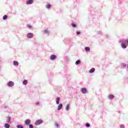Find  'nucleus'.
<instances>
[{"instance_id":"nucleus-1","label":"nucleus","mask_w":128,"mask_h":128,"mask_svg":"<svg viewBox=\"0 0 128 128\" xmlns=\"http://www.w3.org/2000/svg\"><path fill=\"white\" fill-rule=\"evenodd\" d=\"M42 124V120H37L35 122L36 126H40V124Z\"/></svg>"},{"instance_id":"nucleus-2","label":"nucleus","mask_w":128,"mask_h":128,"mask_svg":"<svg viewBox=\"0 0 128 128\" xmlns=\"http://www.w3.org/2000/svg\"><path fill=\"white\" fill-rule=\"evenodd\" d=\"M7 86L10 88H12V86H14V83L12 81H10L8 82Z\"/></svg>"},{"instance_id":"nucleus-3","label":"nucleus","mask_w":128,"mask_h":128,"mask_svg":"<svg viewBox=\"0 0 128 128\" xmlns=\"http://www.w3.org/2000/svg\"><path fill=\"white\" fill-rule=\"evenodd\" d=\"M28 38H34V34L32 33H28L26 34Z\"/></svg>"},{"instance_id":"nucleus-4","label":"nucleus","mask_w":128,"mask_h":128,"mask_svg":"<svg viewBox=\"0 0 128 128\" xmlns=\"http://www.w3.org/2000/svg\"><path fill=\"white\" fill-rule=\"evenodd\" d=\"M30 119H27L25 120V124L26 126H30Z\"/></svg>"},{"instance_id":"nucleus-5","label":"nucleus","mask_w":128,"mask_h":128,"mask_svg":"<svg viewBox=\"0 0 128 128\" xmlns=\"http://www.w3.org/2000/svg\"><path fill=\"white\" fill-rule=\"evenodd\" d=\"M11 120H12V118H10V116H8V118H7L6 122L8 124V123L10 122Z\"/></svg>"},{"instance_id":"nucleus-6","label":"nucleus","mask_w":128,"mask_h":128,"mask_svg":"<svg viewBox=\"0 0 128 128\" xmlns=\"http://www.w3.org/2000/svg\"><path fill=\"white\" fill-rule=\"evenodd\" d=\"M121 46L122 48H126V44L123 42H122Z\"/></svg>"},{"instance_id":"nucleus-7","label":"nucleus","mask_w":128,"mask_h":128,"mask_svg":"<svg viewBox=\"0 0 128 128\" xmlns=\"http://www.w3.org/2000/svg\"><path fill=\"white\" fill-rule=\"evenodd\" d=\"M50 58L52 60H54L56 58V55H52L50 57Z\"/></svg>"},{"instance_id":"nucleus-8","label":"nucleus","mask_w":128,"mask_h":128,"mask_svg":"<svg viewBox=\"0 0 128 128\" xmlns=\"http://www.w3.org/2000/svg\"><path fill=\"white\" fill-rule=\"evenodd\" d=\"M81 92H82V94H86V88H82L81 89Z\"/></svg>"},{"instance_id":"nucleus-9","label":"nucleus","mask_w":128,"mask_h":128,"mask_svg":"<svg viewBox=\"0 0 128 128\" xmlns=\"http://www.w3.org/2000/svg\"><path fill=\"white\" fill-rule=\"evenodd\" d=\"M60 98L58 97L56 98V104H60Z\"/></svg>"},{"instance_id":"nucleus-10","label":"nucleus","mask_w":128,"mask_h":128,"mask_svg":"<svg viewBox=\"0 0 128 128\" xmlns=\"http://www.w3.org/2000/svg\"><path fill=\"white\" fill-rule=\"evenodd\" d=\"M62 108V104H60L58 107V110H60Z\"/></svg>"},{"instance_id":"nucleus-11","label":"nucleus","mask_w":128,"mask_h":128,"mask_svg":"<svg viewBox=\"0 0 128 128\" xmlns=\"http://www.w3.org/2000/svg\"><path fill=\"white\" fill-rule=\"evenodd\" d=\"M44 32V34H47V36H50V32L48 30H45Z\"/></svg>"},{"instance_id":"nucleus-12","label":"nucleus","mask_w":128,"mask_h":128,"mask_svg":"<svg viewBox=\"0 0 128 128\" xmlns=\"http://www.w3.org/2000/svg\"><path fill=\"white\" fill-rule=\"evenodd\" d=\"M32 2H34L32 0H28L26 2V4H32Z\"/></svg>"},{"instance_id":"nucleus-13","label":"nucleus","mask_w":128,"mask_h":128,"mask_svg":"<svg viewBox=\"0 0 128 128\" xmlns=\"http://www.w3.org/2000/svg\"><path fill=\"white\" fill-rule=\"evenodd\" d=\"M85 50L87 52H90V47H86Z\"/></svg>"},{"instance_id":"nucleus-14","label":"nucleus","mask_w":128,"mask_h":128,"mask_svg":"<svg viewBox=\"0 0 128 128\" xmlns=\"http://www.w3.org/2000/svg\"><path fill=\"white\" fill-rule=\"evenodd\" d=\"M94 70H96V69L94 68H92L90 70L89 72H90V74H92V72H94Z\"/></svg>"},{"instance_id":"nucleus-15","label":"nucleus","mask_w":128,"mask_h":128,"mask_svg":"<svg viewBox=\"0 0 128 128\" xmlns=\"http://www.w3.org/2000/svg\"><path fill=\"white\" fill-rule=\"evenodd\" d=\"M4 126L6 128H10V125L8 124H5Z\"/></svg>"},{"instance_id":"nucleus-16","label":"nucleus","mask_w":128,"mask_h":128,"mask_svg":"<svg viewBox=\"0 0 128 128\" xmlns=\"http://www.w3.org/2000/svg\"><path fill=\"white\" fill-rule=\"evenodd\" d=\"M68 110H70V104H68L66 107V112H68Z\"/></svg>"},{"instance_id":"nucleus-17","label":"nucleus","mask_w":128,"mask_h":128,"mask_svg":"<svg viewBox=\"0 0 128 128\" xmlns=\"http://www.w3.org/2000/svg\"><path fill=\"white\" fill-rule=\"evenodd\" d=\"M122 42H124L125 44H128V39L123 40Z\"/></svg>"},{"instance_id":"nucleus-18","label":"nucleus","mask_w":128,"mask_h":128,"mask_svg":"<svg viewBox=\"0 0 128 128\" xmlns=\"http://www.w3.org/2000/svg\"><path fill=\"white\" fill-rule=\"evenodd\" d=\"M22 84L24 86H26V84H28V80H24L23 82H22Z\"/></svg>"},{"instance_id":"nucleus-19","label":"nucleus","mask_w":128,"mask_h":128,"mask_svg":"<svg viewBox=\"0 0 128 128\" xmlns=\"http://www.w3.org/2000/svg\"><path fill=\"white\" fill-rule=\"evenodd\" d=\"M13 64L14 66H18V61H14Z\"/></svg>"},{"instance_id":"nucleus-20","label":"nucleus","mask_w":128,"mask_h":128,"mask_svg":"<svg viewBox=\"0 0 128 128\" xmlns=\"http://www.w3.org/2000/svg\"><path fill=\"white\" fill-rule=\"evenodd\" d=\"M108 98H110V100H112V98H114V95H109L108 96Z\"/></svg>"},{"instance_id":"nucleus-21","label":"nucleus","mask_w":128,"mask_h":128,"mask_svg":"<svg viewBox=\"0 0 128 128\" xmlns=\"http://www.w3.org/2000/svg\"><path fill=\"white\" fill-rule=\"evenodd\" d=\"M16 128H24V126L20 125V124H18L17 126H16Z\"/></svg>"},{"instance_id":"nucleus-22","label":"nucleus","mask_w":128,"mask_h":128,"mask_svg":"<svg viewBox=\"0 0 128 128\" xmlns=\"http://www.w3.org/2000/svg\"><path fill=\"white\" fill-rule=\"evenodd\" d=\"M80 64V60H78L76 61V64L78 65V64Z\"/></svg>"},{"instance_id":"nucleus-23","label":"nucleus","mask_w":128,"mask_h":128,"mask_svg":"<svg viewBox=\"0 0 128 128\" xmlns=\"http://www.w3.org/2000/svg\"><path fill=\"white\" fill-rule=\"evenodd\" d=\"M126 64H122V68H126Z\"/></svg>"},{"instance_id":"nucleus-24","label":"nucleus","mask_w":128,"mask_h":128,"mask_svg":"<svg viewBox=\"0 0 128 128\" xmlns=\"http://www.w3.org/2000/svg\"><path fill=\"white\" fill-rule=\"evenodd\" d=\"M50 6H51L50 4L46 5V8L50 9Z\"/></svg>"},{"instance_id":"nucleus-25","label":"nucleus","mask_w":128,"mask_h":128,"mask_svg":"<svg viewBox=\"0 0 128 128\" xmlns=\"http://www.w3.org/2000/svg\"><path fill=\"white\" fill-rule=\"evenodd\" d=\"M8 18V16L6 15H4V16H3V20H6Z\"/></svg>"},{"instance_id":"nucleus-26","label":"nucleus","mask_w":128,"mask_h":128,"mask_svg":"<svg viewBox=\"0 0 128 128\" xmlns=\"http://www.w3.org/2000/svg\"><path fill=\"white\" fill-rule=\"evenodd\" d=\"M55 126H56V128H60V125L58 124V122H55Z\"/></svg>"},{"instance_id":"nucleus-27","label":"nucleus","mask_w":128,"mask_h":128,"mask_svg":"<svg viewBox=\"0 0 128 128\" xmlns=\"http://www.w3.org/2000/svg\"><path fill=\"white\" fill-rule=\"evenodd\" d=\"M28 28H29V30H32V26L30 25L28 26Z\"/></svg>"},{"instance_id":"nucleus-28","label":"nucleus","mask_w":128,"mask_h":128,"mask_svg":"<svg viewBox=\"0 0 128 128\" xmlns=\"http://www.w3.org/2000/svg\"><path fill=\"white\" fill-rule=\"evenodd\" d=\"M86 128H90V124L88 123L86 124Z\"/></svg>"},{"instance_id":"nucleus-29","label":"nucleus","mask_w":128,"mask_h":128,"mask_svg":"<svg viewBox=\"0 0 128 128\" xmlns=\"http://www.w3.org/2000/svg\"><path fill=\"white\" fill-rule=\"evenodd\" d=\"M76 34L77 36H78V35L80 34V32L77 31V32H76Z\"/></svg>"},{"instance_id":"nucleus-30","label":"nucleus","mask_w":128,"mask_h":128,"mask_svg":"<svg viewBox=\"0 0 128 128\" xmlns=\"http://www.w3.org/2000/svg\"><path fill=\"white\" fill-rule=\"evenodd\" d=\"M120 128H124V124L120 125Z\"/></svg>"},{"instance_id":"nucleus-31","label":"nucleus","mask_w":128,"mask_h":128,"mask_svg":"<svg viewBox=\"0 0 128 128\" xmlns=\"http://www.w3.org/2000/svg\"><path fill=\"white\" fill-rule=\"evenodd\" d=\"M72 26L73 28H76V24H72Z\"/></svg>"},{"instance_id":"nucleus-32","label":"nucleus","mask_w":128,"mask_h":128,"mask_svg":"<svg viewBox=\"0 0 128 128\" xmlns=\"http://www.w3.org/2000/svg\"><path fill=\"white\" fill-rule=\"evenodd\" d=\"M36 106H40V102H36Z\"/></svg>"},{"instance_id":"nucleus-33","label":"nucleus","mask_w":128,"mask_h":128,"mask_svg":"<svg viewBox=\"0 0 128 128\" xmlns=\"http://www.w3.org/2000/svg\"><path fill=\"white\" fill-rule=\"evenodd\" d=\"M29 128H34V126L32 125V124H30L29 125Z\"/></svg>"},{"instance_id":"nucleus-34","label":"nucleus","mask_w":128,"mask_h":128,"mask_svg":"<svg viewBox=\"0 0 128 128\" xmlns=\"http://www.w3.org/2000/svg\"><path fill=\"white\" fill-rule=\"evenodd\" d=\"M98 34H102V32L99 31V32H98Z\"/></svg>"}]
</instances>
